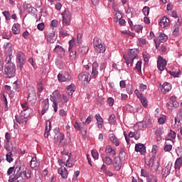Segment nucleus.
Instances as JSON below:
<instances>
[{
  "label": "nucleus",
  "mask_w": 182,
  "mask_h": 182,
  "mask_svg": "<svg viewBox=\"0 0 182 182\" xmlns=\"http://www.w3.org/2000/svg\"><path fill=\"white\" fill-rule=\"evenodd\" d=\"M31 171L27 170L23 171H22V168L20 166L18 169L16 171V173L14 172V176H10L9 180L11 182H25L24 177H26L27 178H31Z\"/></svg>",
  "instance_id": "1"
},
{
  "label": "nucleus",
  "mask_w": 182,
  "mask_h": 182,
  "mask_svg": "<svg viewBox=\"0 0 182 182\" xmlns=\"http://www.w3.org/2000/svg\"><path fill=\"white\" fill-rule=\"evenodd\" d=\"M29 119H31V114H29L28 111L21 112L19 114L15 115V119H14V127H16L18 124L26 126Z\"/></svg>",
  "instance_id": "2"
},
{
  "label": "nucleus",
  "mask_w": 182,
  "mask_h": 182,
  "mask_svg": "<svg viewBox=\"0 0 182 182\" xmlns=\"http://www.w3.org/2000/svg\"><path fill=\"white\" fill-rule=\"evenodd\" d=\"M137 53H139L137 49L134 48L129 50L128 53V57L124 55V59L125 60L127 65H130L131 63V66H133V62L134 61V59H137Z\"/></svg>",
  "instance_id": "3"
},
{
  "label": "nucleus",
  "mask_w": 182,
  "mask_h": 182,
  "mask_svg": "<svg viewBox=\"0 0 182 182\" xmlns=\"http://www.w3.org/2000/svg\"><path fill=\"white\" fill-rule=\"evenodd\" d=\"M4 73L9 79H11V77H15L16 73V66L15 63L6 64L4 68Z\"/></svg>",
  "instance_id": "4"
},
{
  "label": "nucleus",
  "mask_w": 182,
  "mask_h": 182,
  "mask_svg": "<svg viewBox=\"0 0 182 182\" xmlns=\"http://www.w3.org/2000/svg\"><path fill=\"white\" fill-rule=\"evenodd\" d=\"M63 16V25L64 26H69L72 21V14L68 10H65L62 14Z\"/></svg>",
  "instance_id": "5"
},
{
  "label": "nucleus",
  "mask_w": 182,
  "mask_h": 182,
  "mask_svg": "<svg viewBox=\"0 0 182 182\" xmlns=\"http://www.w3.org/2000/svg\"><path fill=\"white\" fill-rule=\"evenodd\" d=\"M181 122H182V109L181 108L178 109V112L177 113V115L175 117L174 127L176 130H180V127H181Z\"/></svg>",
  "instance_id": "6"
},
{
  "label": "nucleus",
  "mask_w": 182,
  "mask_h": 182,
  "mask_svg": "<svg viewBox=\"0 0 182 182\" xmlns=\"http://www.w3.org/2000/svg\"><path fill=\"white\" fill-rule=\"evenodd\" d=\"M17 59L19 63L18 67L20 69H23V65H25V62H26V57L25 56V54L21 51L17 52Z\"/></svg>",
  "instance_id": "7"
},
{
  "label": "nucleus",
  "mask_w": 182,
  "mask_h": 182,
  "mask_svg": "<svg viewBox=\"0 0 182 182\" xmlns=\"http://www.w3.org/2000/svg\"><path fill=\"white\" fill-rule=\"evenodd\" d=\"M90 74L88 73H81L78 75V80L83 82V85H87L90 82Z\"/></svg>",
  "instance_id": "8"
},
{
  "label": "nucleus",
  "mask_w": 182,
  "mask_h": 182,
  "mask_svg": "<svg viewBox=\"0 0 182 182\" xmlns=\"http://www.w3.org/2000/svg\"><path fill=\"white\" fill-rule=\"evenodd\" d=\"M167 65V60H166V59L163 58V57L159 56L158 58V60H157V68L159 69V70H160L161 72H163V70H164V68H166Z\"/></svg>",
  "instance_id": "9"
},
{
  "label": "nucleus",
  "mask_w": 182,
  "mask_h": 182,
  "mask_svg": "<svg viewBox=\"0 0 182 182\" xmlns=\"http://www.w3.org/2000/svg\"><path fill=\"white\" fill-rule=\"evenodd\" d=\"M54 141L55 143H60L65 140V134L60 132L58 129H55Z\"/></svg>",
  "instance_id": "10"
},
{
  "label": "nucleus",
  "mask_w": 182,
  "mask_h": 182,
  "mask_svg": "<svg viewBox=\"0 0 182 182\" xmlns=\"http://www.w3.org/2000/svg\"><path fill=\"white\" fill-rule=\"evenodd\" d=\"M74 127L75 130H78V132H81V133H82V136H86L87 133V129L86 128V123H83L82 127H81L77 122H75L74 124Z\"/></svg>",
  "instance_id": "11"
},
{
  "label": "nucleus",
  "mask_w": 182,
  "mask_h": 182,
  "mask_svg": "<svg viewBox=\"0 0 182 182\" xmlns=\"http://www.w3.org/2000/svg\"><path fill=\"white\" fill-rule=\"evenodd\" d=\"M58 80L59 82H70L72 80V76L69 75V73H65L63 75L59 73L58 75Z\"/></svg>",
  "instance_id": "12"
},
{
  "label": "nucleus",
  "mask_w": 182,
  "mask_h": 182,
  "mask_svg": "<svg viewBox=\"0 0 182 182\" xmlns=\"http://www.w3.org/2000/svg\"><path fill=\"white\" fill-rule=\"evenodd\" d=\"M113 166L116 171H119V170L122 168V160L120 159V158L117 156L114 157Z\"/></svg>",
  "instance_id": "13"
},
{
  "label": "nucleus",
  "mask_w": 182,
  "mask_h": 182,
  "mask_svg": "<svg viewBox=\"0 0 182 182\" xmlns=\"http://www.w3.org/2000/svg\"><path fill=\"white\" fill-rule=\"evenodd\" d=\"M135 151L140 153L142 155L146 154V146L143 144H136L135 145Z\"/></svg>",
  "instance_id": "14"
},
{
  "label": "nucleus",
  "mask_w": 182,
  "mask_h": 182,
  "mask_svg": "<svg viewBox=\"0 0 182 182\" xmlns=\"http://www.w3.org/2000/svg\"><path fill=\"white\" fill-rule=\"evenodd\" d=\"M99 69V64L97 63V61H95L92 63V73L91 75L96 79L97 77V75H99V71L97 70Z\"/></svg>",
  "instance_id": "15"
},
{
  "label": "nucleus",
  "mask_w": 182,
  "mask_h": 182,
  "mask_svg": "<svg viewBox=\"0 0 182 182\" xmlns=\"http://www.w3.org/2000/svg\"><path fill=\"white\" fill-rule=\"evenodd\" d=\"M54 52H55V53H57L60 58H63L65 56V48L59 45L55 46L54 48Z\"/></svg>",
  "instance_id": "16"
},
{
  "label": "nucleus",
  "mask_w": 182,
  "mask_h": 182,
  "mask_svg": "<svg viewBox=\"0 0 182 182\" xmlns=\"http://www.w3.org/2000/svg\"><path fill=\"white\" fill-rule=\"evenodd\" d=\"M40 164H41V162L39 161V159H38L36 157L32 158L30 163V166L32 168H34V170H37Z\"/></svg>",
  "instance_id": "17"
},
{
  "label": "nucleus",
  "mask_w": 182,
  "mask_h": 182,
  "mask_svg": "<svg viewBox=\"0 0 182 182\" xmlns=\"http://www.w3.org/2000/svg\"><path fill=\"white\" fill-rule=\"evenodd\" d=\"M76 91V86L75 84H70L67 87V93L70 97H73V93Z\"/></svg>",
  "instance_id": "18"
},
{
  "label": "nucleus",
  "mask_w": 182,
  "mask_h": 182,
  "mask_svg": "<svg viewBox=\"0 0 182 182\" xmlns=\"http://www.w3.org/2000/svg\"><path fill=\"white\" fill-rule=\"evenodd\" d=\"M161 90L164 94L168 93L171 90V84L170 82H164L161 87Z\"/></svg>",
  "instance_id": "19"
},
{
  "label": "nucleus",
  "mask_w": 182,
  "mask_h": 182,
  "mask_svg": "<svg viewBox=\"0 0 182 182\" xmlns=\"http://www.w3.org/2000/svg\"><path fill=\"white\" fill-rule=\"evenodd\" d=\"M58 174H60L62 178H68V170L65 166H61L58 168Z\"/></svg>",
  "instance_id": "20"
},
{
  "label": "nucleus",
  "mask_w": 182,
  "mask_h": 182,
  "mask_svg": "<svg viewBox=\"0 0 182 182\" xmlns=\"http://www.w3.org/2000/svg\"><path fill=\"white\" fill-rule=\"evenodd\" d=\"M105 153L112 156V157H114L116 156V149H113L112 146L107 145L105 148Z\"/></svg>",
  "instance_id": "21"
},
{
  "label": "nucleus",
  "mask_w": 182,
  "mask_h": 182,
  "mask_svg": "<svg viewBox=\"0 0 182 182\" xmlns=\"http://www.w3.org/2000/svg\"><path fill=\"white\" fill-rule=\"evenodd\" d=\"M56 38H58V36H56V34L55 33V31H52L47 36V41L48 42H50V43H55V41H56Z\"/></svg>",
  "instance_id": "22"
},
{
  "label": "nucleus",
  "mask_w": 182,
  "mask_h": 182,
  "mask_svg": "<svg viewBox=\"0 0 182 182\" xmlns=\"http://www.w3.org/2000/svg\"><path fill=\"white\" fill-rule=\"evenodd\" d=\"M169 23H170V20H168L167 16H164L159 22V25L160 26H161V28H166L168 26Z\"/></svg>",
  "instance_id": "23"
},
{
  "label": "nucleus",
  "mask_w": 182,
  "mask_h": 182,
  "mask_svg": "<svg viewBox=\"0 0 182 182\" xmlns=\"http://www.w3.org/2000/svg\"><path fill=\"white\" fill-rule=\"evenodd\" d=\"M95 119L97 120L98 129H102L103 127V118H102L100 114H97L95 115Z\"/></svg>",
  "instance_id": "24"
},
{
  "label": "nucleus",
  "mask_w": 182,
  "mask_h": 182,
  "mask_svg": "<svg viewBox=\"0 0 182 182\" xmlns=\"http://www.w3.org/2000/svg\"><path fill=\"white\" fill-rule=\"evenodd\" d=\"M173 165H170V164H168L167 166L165 168V171L162 175V176L165 178H166L168 176H170V173L171 172V166Z\"/></svg>",
  "instance_id": "25"
},
{
  "label": "nucleus",
  "mask_w": 182,
  "mask_h": 182,
  "mask_svg": "<svg viewBox=\"0 0 182 182\" xmlns=\"http://www.w3.org/2000/svg\"><path fill=\"white\" fill-rule=\"evenodd\" d=\"M12 31L14 32V35H19V33H21V26L19 23L14 24Z\"/></svg>",
  "instance_id": "26"
},
{
  "label": "nucleus",
  "mask_w": 182,
  "mask_h": 182,
  "mask_svg": "<svg viewBox=\"0 0 182 182\" xmlns=\"http://www.w3.org/2000/svg\"><path fill=\"white\" fill-rule=\"evenodd\" d=\"M97 48L95 47V49L97 53H105V52H106V46L104 44L97 46Z\"/></svg>",
  "instance_id": "27"
},
{
  "label": "nucleus",
  "mask_w": 182,
  "mask_h": 182,
  "mask_svg": "<svg viewBox=\"0 0 182 182\" xmlns=\"http://www.w3.org/2000/svg\"><path fill=\"white\" fill-rule=\"evenodd\" d=\"M103 44L102 43V39H100L99 37H95L93 39V46L94 48H97V49H99V48L97 46H100V45Z\"/></svg>",
  "instance_id": "28"
},
{
  "label": "nucleus",
  "mask_w": 182,
  "mask_h": 182,
  "mask_svg": "<svg viewBox=\"0 0 182 182\" xmlns=\"http://www.w3.org/2000/svg\"><path fill=\"white\" fill-rule=\"evenodd\" d=\"M21 107L23 109L21 112H28V114H32V109L29 108V107L28 106V102H24L21 104Z\"/></svg>",
  "instance_id": "29"
},
{
  "label": "nucleus",
  "mask_w": 182,
  "mask_h": 182,
  "mask_svg": "<svg viewBox=\"0 0 182 182\" xmlns=\"http://www.w3.org/2000/svg\"><path fill=\"white\" fill-rule=\"evenodd\" d=\"M4 46L6 53H9V55H11V53H12V43H6V44H4Z\"/></svg>",
  "instance_id": "30"
},
{
  "label": "nucleus",
  "mask_w": 182,
  "mask_h": 182,
  "mask_svg": "<svg viewBox=\"0 0 182 182\" xmlns=\"http://www.w3.org/2000/svg\"><path fill=\"white\" fill-rule=\"evenodd\" d=\"M102 161L107 164V166H112L113 164V159L110 156H105L102 158Z\"/></svg>",
  "instance_id": "31"
},
{
  "label": "nucleus",
  "mask_w": 182,
  "mask_h": 182,
  "mask_svg": "<svg viewBox=\"0 0 182 182\" xmlns=\"http://www.w3.org/2000/svg\"><path fill=\"white\" fill-rule=\"evenodd\" d=\"M158 39L159 42H161L162 43H164V42H166L167 39H168V36H167L164 33H161L158 37Z\"/></svg>",
  "instance_id": "32"
},
{
  "label": "nucleus",
  "mask_w": 182,
  "mask_h": 182,
  "mask_svg": "<svg viewBox=\"0 0 182 182\" xmlns=\"http://www.w3.org/2000/svg\"><path fill=\"white\" fill-rule=\"evenodd\" d=\"M48 109H49V102L45 101L43 102V107L41 111V114L42 115L45 114L46 112H48Z\"/></svg>",
  "instance_id": "33"
},
{
  "label": "nucleus",
  "mask_w": 182,
  "mask_h": 182,
  "mask_svg": "<svg viewBox=\"0 0 182 182\" xmlns=\"http://www.w3.org/2000/svg\"><path fill=\"white\" fill-rule=\"evenodd\" d=\"M160 167V162H157V164H153L151 166V170L152 173H156L157 170H159V168Z\"/></svg>",
  "instance_id": "34"
},
{
  "label": "nucleus",
  "mask_w": 182,
  "mask_h": 182,
  "mask_svg": "<svg viewBox=\"0 0 182 182\" xmlns=\"http://www.w3.org/2000/svg\"><path fill=\"white\" fill-rule=\"evenodd\" d=\"M146 182H157V177L153 174H150L148 178H146Z\"/></svg>",
  "instance_id": "35"
},
{
  "label": "nucleus",
  "mask_w": 182,
  "mask_h": 182,
  "mask_svg": "<svg viewBox=\"0 0 182 182\" xmlns=\"http://www.w3.org/2000/svg\"><path fill=\"white\" fill-rule=\"evenodd\" d=\"M176 132L171 131L170 133L168 134V136L166 139L167 140H174V139H176Z\"/></svg>",
  "instance_id": "36"
},
{
  "label": "nucleus",
  "mask_w": 182,
  "mask_h": 182,
  "mask_svg": "<svg viewBox=\"0 0 182 182\" xmlns=\"http://www.w3.org/2000/svg\"><path fill=\"white\" fill-rule=\"evenodd\" d=\"M28 99H31V100H36V91L33 90L31 92L28 93Z\"/></svg>",
  "instance_id": "37"
},
{
  "label": "nucleus",
  "mask_w": 182,
  "mask_h": 182,
  "mask_svg": "<svg viewBox=\"0 0 182 182\" xmlns=\"http://www.w3.org/2000/svg\"><path fill=\"white\" fill-rule=\"evenodd\" d=\"M6 160L8 161V163H12V161H14V159H12V151L6 154Z\"/></svg>",
  "instance_id": "38"
},
{
  "label": "nucleus",
  "mask_w": 182,
  "mask_h": 182,
  "mask_svg": "<svg viewBox=\"0 0 182 182\" xmlns=\"http://www.w3.org/2000/svg\"><path fill=\"white\" fill-rule=\"evenodd\" d=\"M109 124H115L116 123V116L114 114H111L109 117Z\"/></svg>",
  "instance_id": "39"
},
{
  "label": "nucleus",
  "mask_w": 182,
  "mask_h": 182,
  "mask_svg": "<svg viewBox=\"0 0 182 182\" xmlns=\"http://www.w3.org/2000/svg\"><path fill=\"white\" fill-rule=\"evenodd\" d=\"M142 12L145 16H149V14H150V8L147 6H144L142 9Z\"/></svg>",
  "instance_id": "40"
},
{
  "label": "nucleus",
  "mask_w": 182,
  "mask_h": 182,
  "mask_svg": "<svg viewBox=\"0 0 182 182\" xmlns=\"http://www.w3.org/2000/svg\"><path fill=\"white\" fill-rule=\"evenodd\" d=\"M141 176L142 177H146V178H149L150 177V174H149V171L144 170V169H141Z\"/></svg>",
  "instance_id": "41"
},
{
  "label": "nucleus",
  "mask_w": 182,
  "mask_h": 182,
  "mask_svg": "<svg viewBox=\"0 0 182 182\" xmlns=\"http://www.w3.org/2000/svg\"><path fill=\"white\" fill-rule=\"evenodd\" d=\"M51 127H52V122L50 121H48L46 124V133H49V132H50Z\"/></svg>",
  "instance_id": "42"
},
{
  "label": "nucleus",
  "mask_w": 182,
  "mask_h": 182,
  "mask_svg": "<svg viewBox=\"0 0 182 182\" xmlns=\"http://www.w3.org/2000/svg\"><path fill=\"white\" fill-rule=\"evenodd\" d=\"M70 59L71 60H75V59H76V50H71L70 51Z\"/></svg>",
  "instance_id": "43"
},
{
  "label": "nucleus",
  "mask_w": 182,
  "mask_h": 182,
  "mask_svg": "<svg viewBox=\"0 0 182 182\" xmlns=\"http://www.w3.org/2000/svg\"><path fill=\"white\" fill-rule=\"evenodd\" d=\"M51 102H53V107L54 109V112H58V103L55 100L54 97L50 98Z\"/></svg>",
  "instance_id": "44"
},
{
  "label": "nucleus",
  "mask_w": 182,
  "mask_h": 182,
  "mask_svg": "<svg viewBox=\"0 0 182 182\" xmlns=\"http://www.w3.org/2000/svg\"><path fill=\"white\" fill-rule=\"evenodd\" d=\"M2 36L4 39H11V38H12V33L4 32L3 33Z\"/></svg>",
  "instance_id": "45"
},
{
  "label": "nucleus",
  "mask_w": 182,
  "mask_h": 182,
  "mask_svg": "<svg viewBox=\"0 0 182 182\" xmlns=\"http://www.w3.org/2000/svg\"><path fill=\"white\" fill-rule=\"evenodd\" d=\"M139 100L141 101L144 107H147V98H146V97L143 96L141 98H139Z\"/></svg>",
  "instance_id": "46"
},
{
  "label": "nucleus",
  "mask_w": 182,
  "mask_h": 182,
  "mask_svg": "<svg viewBox=\"0 0 182 182\" xmlns=\"http://www.w3.org/2000/svg\"><path fill=\"white\" fill-rule=\"evenodd\" d=\"M168 73H169L171 76H173V77H178V76H180V71H168Z\"/></svg>",
  "instance_id": "47"
},
{
  "label": "nucleus",
  "mask_w": 182,
  "mask_h": 182,
  "mask_svg": "<svg viewBox=\"0 0 182 182\" xmlns=\"http://www.w3.org/2000/svg\"><path fill=\"white\" fill-rule=\"evenodd\" d=\"M139 127L141 130H144L147 128V123H146V121H142L139 122Z\"/></svg>",
  "instance_id": "48"
},
{
  "label": "nucleus",
  "mask_w": 182,
  "mask_h": 182,
  "mask_svg": "<svg viewBox=\"0 0 182 182\" xmlns=\"http://www.w3.org/2000/svg\"><path fill=\"white\" fill-rule=\"evenodd\" d=\"M11 144H12V142H5L4 144V149L9 151L11 152Z\"/></svg>",
  "instance_id": "49"
},
{
  "label": "nucleus",
  "mask_w": 182,
  "mask_h": 182,
  "mask_svg": "<svg viewBox=\"0 0 182 182\" xmlns=\"http://www.w3.org/2000/svg\"><path fill=\"white\" fill-rule=\"evenodd\" d=\"M172 149H173V145L166 144L164 146V151H171Z\"/></svg>",
  "instance_id": "50"
},
{
  "label": "nucleus",
  "mask_w": 182,
  "mask_h": 182,
  "mask_svg": "<svg viewBox=\"0 0 182 182\" xmlns=\"http://www.w3.org/2000/svg\"><path fill=\"white\" fill-rule=\"evenodd\" d=\"M3 15L5 16L6 21H11V14H9V11H4Z\"/></svg>",
  "instance_id": "51"
},
{
  "label": "nucleus",
  "mask_w": 182,
  "mask_h": 182,
  "mask_svg": "<svg viewBox=\"0 0 182 182\" xmlns=\"http://www.w3.org/2000/svg\"><path fill=\"white\" fill-rule=\"evenodd\" d=\"M37 87L39 93H42V90H43V84L42 82H38Z\"/></svg>",
  "instance_id": "52"
},
{
  "label": "nucleus",
  "mask_w": 182,
  "mask_h": 182,
  "mask_svg": "<svg viewBox=\"0 0 182 182\" xmlns=\"http://www.w3.org/2000/svg\"><path fill=\"white\" fill-rule=\"evenodd\" d=\"M6 143H11V134L9 132H6L5 134Z\"/></svg>",
  "instance_id": "53"
},
{
  "label": "nucleus",
  "mask_w": 182,
  "mask_h": 182,
  "mask_svg": "<svg viewBox=\"0 0 182 182\" xmlns=\"http://www.w3.org/2000/svg\"><path fill=\"white\" fill-rule=\"evenodd\" d=\"M135 69L138 70V72H141V61H138L136 64Z\"/></svg>",
  "instance_id": "54"
},
{
  "label": "nucleus",
  "mask_w": 182,
  "mask_h": 182,
  "mask_svg": "<svg viewBox=\"0 0 182 182\" xmlns=\"http://www.w3.org/2000/svg\"><path fill=\"white\" fill-rule=\"evenodd\" d=\"M16 173V169H15V167H10L7 171V176H11L12 173Z\"/></svg>",
  "instance_id": "55"
},
{
  "label": "nucleus",
  "mask_w": 182,
  "mask_h": 182,
  "mask_svg": "<svg viewBox=\"0 0 182 182\" xmlns=\"http://www.w3.org/2000/svg\"><path fill=\"white\" fill-rule=\"evenodd\" d=\"M134 29L135 32L139 33V32H140V31H141V29H143V26L141 25H136V26H134Z\"/></svg>",
  "instance_id": "56"
},
{
  "label": "nucleus",
  "mask_w": 182,
  "mask_h": 182,
  "mask_svg": "<svg viewBox=\"0 0 182 182\" xmlns=\"http://www.w3.org/2000/svg\"><path fill=\"white\" fill-rule=\"evenodd\" d=\"M146 43H147V41H146V39L140 38L139 40L138 44L139 45V46H143L144 45H146Z\"/></svg>",
  "instance_id": "57"
},
{
  "label": "nucleus",
  "mask_w": 182,
  "mask_h": 182,
  "mask_svg": "<svg viewBox=\"0 0 182 182\" xmlns=\"http://www.w3.org/2000/svg\"><path fill=\"white\" fill-rule=\"evenodd\" d=\"M8 55H9V56L6 57V65H9V63H14L11 62V60L12 59V58H11V56H12V53H10V54L8 53Z\"/></svg>",
  "instance_id": "58"
},
{
  "label": "nucleus",
  "mask_w": 182,
  "mask_h": 182,
  "mask_svg": "<svg viewBox=\"0 0 182 182\" xmlns=\"http://www.w3.org/2000/svg\"><path fill=\"white\" fill-rule=\"evenodd\" d=\"M166 117H161L159 118L158 123H159V124H164V123H166Z\"/></svg>",
  "instance_id": "59"
},
{
  "label": "nucleus",
  "mask_w": 182,
  "mask_h": 182,
  "mask_svg": "<svg viewBox=\"0 0 182 182\" xmlns=\"http://www.w3.org/2000/svg\"><path fill=\"white\" fill-rule=\"evenodd\" d=\"M37 28L38 31H43L45 29V23H40L38 24Z\"/></svg>",
  "instance_id": "60"
},
{
  "label": "nucleus",
  "mask_w": 182,
  "mask_h": 182,
  "mask_svg": "<svg viewBox=\"0 0 182 182\" xmlns=\"http://www.w3.org/2000/svg\"><path fill=\"white\" fill-rule=\"evenodd\" d=\"M13 88L14 89V90H17L18 92H19V85L18 84L17 81H15L13 83Z\"/></svg>",
  "instance_id": "61"
},
{
  "label": "nucleus",
  "mask_w": 182,
  "mask_h": 182,
  "mask_svg": "<svg viewBox=\"0 0 182 182\" xmlns=\"http://www.w3.org/2000/svg\"><path fill=\"white\" fill-rule=\"evenodd\" d=\"M156 136H161L163 133H164V131H163V129L161 128H158L156 131Z\"/></svg>",
  "instance_id": "62"
},
{
  "label": "nucleus",
  "mask_w": 182,
  "mask_h": 182,
  "mask_svg": "<svg viewBox=\"0 0 182 182\" xmlns=\"http://www.w3.org/2000/svg\"><path fill=\"white\" fill-rule=\"evenodd\" d=\"M176 154H178V156L182 157V147H178L176 149Z\"/></svg>",
  "instance_id": "63"
},
{
  "label": "nucleus",
  "mask_w": 182,
  "mask_h": 182,
  "mask_svg": "<svg viewBox=\"0 0 182 182\" xmlns=\"http://www.w3.org/2000/svg\"><path fill=\"white\" fill-rule=\"evenodd\" d=\"M35 182H42V177L41 176V175H36Z\"/></svg>",
  "instance_id": "64"
}]
</instances>
